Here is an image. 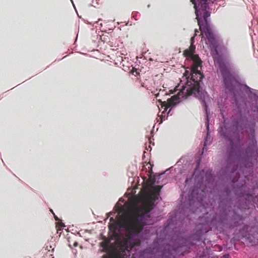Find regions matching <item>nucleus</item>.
Here are the masks:
<instances>
[{"mask_svg":"<svg viewBox=\"0 0 258 258\" xmlns=\"http://www.w3.org/2000/svg\"><path fill=\"white\" fill-rule=\"evenodd\" d=\"M58 227V229H57V232H58V231H61V229L64 227V225L63 223H62L61 222H60L58 223L57 224V226Z\"/></svg>","mask_w":258,"mask_h":258,"instance_id":"obj_14","label":"nucleus"},{"mask_svg":"<svg viewBox=\"0 0 258 258\" xmlns=\"http://www.w3.org/2000/svg\"><path fill=\"white\" fill-rule=\"evenodd\" d=\"M103 258H107L106 256H104Z\"/></svg>","mask_w":258,"mask_h":258,"instance_id":"obj_26","label":"nucleus"},{"mask_svg":"<svg viewBox=\"0 0 258 258\" xmlns=\"http://www.w3.org/2000/svg\"><path fill=\"white\" fill-rule=\"evenodd\" d=\"M147 89L150 90H151V89L150 88V87H147Z\"/></svg>","mask_w":258,"mask_h":258,"instance_id":"obj_23","label":"nucleus"},{"mask_svg":"<svg viewBox=\"0 0 258 258\" xmlns=\"http://www.w3.org/2000/svg\"><path fill=\"white\" fill-rule=\"evenodd\" d=\"M255 110L256 111H258V108L257 106L255 107V109H254V111H255Z\"/></svg>","mask_w":258,"mask_h":258,"instance_id":"obj_20","label":"nucleus"},{"mask_svg":"<svg viewBox=\"0 0 258 258\" xmlns=\"http://www.w3.org/2000/svg\"><path fill=\"white\" fill-rule=\"evenodd\" d=\"M101 246L106 250L108 248V243L107 241H103L100 243Z\"/></svg>","mask_w":258,"mask_h":258,"instance_id":"obj_13","label":"nucleus"},{"mask_svg":"<svg viewBox=\"0 0 258 258\" xmlns=\"http://www.w3.org/2000/svg\"><path fill=\"white\" fill-rule=\"evenodd\" d=\"M232 187L235 195L239 198L245 196H250L245 179H240L239 177L233 178L232 180Z\"/></svg>","mask_w":258,"mask_h":258,"instance_id":"obj_7","label":"nucleus"},{"mask_svg":"<svg viewBox=\"0 0 258 258\" xmlns=\"http://www.w3.org/2000/svg\"><path fill=\"white\" fill-rule=\"evenodd\" d=\"M159 95H160L159 93H158L157 94H156L155 95H156V97L157 98L159 96Z\"/></svg>","mask_w":258,"mask_h":258,"instance_id":"obj_18","label":"nucleus"},{"mask_svg":"<svg viewBox=\"0 0 258 258\" xmlns=\"http://www.w3.org/2000/svg\"><path fill=\"white\" fill-rule=\"evenodd\" d=\"M198 29H195V35L190 39V45L188 49L184 50L183 55L187 58L192 60L191 71H186L179 84L176 86L173 91L169 90L170 94L177 92V94L170 98L162 101L159 99L161 103V107L163 108L161 114H158L156 118L157 122L161 124L163 120L167 118L168 115L172 107L180 102L186 99L191 94L200 95L202 92H206L203 89L201 85L203 84V75L201 74L199 68H201L202 61L198 55L195 54L196 46L194 45V40L197 33Z\"/></svg>","mask_w":258,"mask_h":258,"instance_id":"obj_4","label":"nucleus"},{"mask_svg":"<svg viewBox=\"0 0 258 258\" xmlns=\"http://www.w3.org/2000/svg\"><path fill=\"white\" fill-rule=\"evenodd\" d=\"M230 255L228 253L223 255L222 258H229Z\"/></svg>","mask_w":258,"mask_h":258,"instance_id":"obj_16","label":"nucleus"},{"mask_svg":"<svg viewBox=\"0 0 258 258\" xmlns=\"http://www.w3.org/2000/svg\"><path fill=\"white\" fill-rule=\"evenodd\" d=\"M126 204L127 205H129V204H130V203H126Z\"/></svg>","mask_w":258,"mask_h":258,"instance_id":"obj_27","label":"nucleus"},{"mask_svg":"<svg viewBox=\"0 0 258 258\" xmlns=\"http://www.w3.org/2000/svg\"><path fill=\"white\" fill-rule=\"evenodd\" d=\"M255 91L257 92L256 94L253 93L250 94L243 90H241L243 96L244 107L240 110L235 102L236 110L227 121L224 119L218 130L220 136L229 141L231 145L227 157L228 164L224 171H236L238 165L241 167L246 168L251 162L252 158L258 154L257 142L253 124L249 126V132L245 144L242 146L241 145L244 137L242 131L247 128L248 124L246 114L247 108L243 92L249 98H253L257 101L258 90Z\"/></svg>","mask_w":258,"mask_h":258,"instance_id":"obj_2","label":"nucleus"},{"mask_svg":"<svg viewBox=\"0 0 258 258\" xmlns=\"http://www.w3.org/2000/svg\"><path fill=\"white\" fill-rule=\"evenodd\" d=\"M198 97L202 101V103L204 107L205 114H206V125L207 128V135L205 139L204 147L202 149V155L204 153L207 151V146L209 145L212 141L213 138L211 137L210 134L209 128V121H210V112L208 109V106L207 104V101L209 98V96L206 92H202L200 95H195Z\"/></svg>","mask_w":258,"mask_h":258,"instance_id":"obj_6","label":"nucleus"},{"mask_svg":"<svg viewBox=\"0 0 258 258\" xmlns=\"http://www.w3.org/2000/svg\"><path fill=\"white\" fill-rule=\"evenodd\" d=\"M252 228L256 229L254 231L256 232V234H254V235H251V237L249 236L247 237L245 239V242L258 245V223H256Z\"/></svg>","mask_w":258,"mask_h":258,"instance_id":"obj_9","label":"nucleus"},{"mask_svg":"<svg viewBox=\"0 0 258 258\" xmlns=\"http://www.w3.org/2000/svg\"><path fill=\"white\" fill-rule=\"evenodd\" d=\"M147 207V204H145V207L146 208Z\"/></svg>","mask_w":258,"mask_h":258,"instance_id":"obj_25","label":"nucleus"},{"mask_svg":"<svg viewBox=\"0 0 258 258\" xmlns=\"http://www.w3.org/2000/svg\"><path fill=\"white\" fill-rule=\"evenodd\" d=\"M54 217H55V219L56 220H59V219H58V217H56V216H55Z\"/></svg>","mask_w":258,"mask_h":258,"instance_id":"obj_21","label":"nucleus"},{"mask_svg":"<svg viewBox=\"0 0 258 258\" xmlns=\"http://www.w3.org/2000/svg\"><path fill=\"white\" fill-rule=\"evenodd\" d=\"M194 5L196 19L201 32L202 41L204 42L211 50L215 66H218L217 73L223 78V88L226 93H230L234 100H243L241 90L247 93L256 91L246 84L240 82V76L233 64L224 59L218 51V46L222 41L211 23L209 3L218 2L219 0H190Z\"/></svg>","mask_w":258,"mask_h":258,"instance_id":"obj_1","label":"nucleus"},{"mask_svg":"<svg viewBox=\"0 0 258 258\" xmlns=\"http://www.w3.org/2000/svg\"><path fill=\"white\" fill-rule=\"evenodd\" d=\"M233 216L231 219V223L230 227L234 228L238 227L243 224L244 218L238 215L235 211H233Z\"/></svg>","mask_w":258,"mask_h":258,"instance_id":"obj_8","label":"nucleus"},{"mask_svg":"<svg viewBox=\"0 0 258 258\" xmlns=\"http://www.w3.org/2000/svg\"><path fill=\"white\" fill-rule=\"evenodd\" d=\"M197 258H206V252L203 250L202 252H198L197 255Z\"/></svg>","mask_w":258,"mask_h":258,"instance_id":"obj_12","label":"nucleus"},{"mask_svg":"<svg viewBox=\"0 0 258 258\" xmlns=\"http://www.w3.org/2000/svg\"><path fill=\"white\" fill-rule=\"evenodd\" d=\"M77 245H78V242H74V246H77Z\"/></svg>","mask_w":258,"mask_h":258,"instance_id":"obj_17","label":"nucleus"},{"mask_svg":"<svg viewBox=\"0 0 258 258\" xmlns=\"http://www.w3.org/2000/svg\"><path fill=\"white\" fill-rule=\"evenodd\" d=\"M232 201L231 190L229 187H226L219 198V215L211 218L207 213L205 215L200 217L194 232L187 237L178 236L174 241V246L172 247L167 245L166 249L164 248L163 252L164 257L170 258L175 253L183 254L187 252L191 246L197 242L201 241L204 235L213 227H224L231 211Z\"/></svg>","mask_w":258,"mask_h":258,"instance_id":"obj_3","label":"nucleus"},{"mask_svg":"<svg viewBox=\"0 0 258 258\" xmlns=\"http://www.w3.org/2000/svg\"><path fill=\"white\" fill-rule=\"evenodd\" d=\"M218 107L220 109L221 114L224 117V112L227 107L226 98L220 97L217 101Z\"/></svg>","mask_w":258,"mask_h":258,"instance_id":"obj_11","label":"nucleus"},{"mask_svg":"<svg viewBox=\"0 0 258 258\" xmlns=\"http://www.w3.org/2000/svg\"><path fill=\"white\" fill-rule=\"evenodd\" d=\"M192 181V178H186L185 181V187H186L189 183Z\"/></svg>","mask_w":258,"mask_h":258,"instance_id":"obj_15","label":"nucleus"},{"mask_svg":"<svg viewBox=\"0 0 258 258\" xmlns=\"http://www.w3.org/2000/svg\"><path fill=\"white\" fill-rule=\"evenodd\" d=\"M120 202H124V199L120 198L115 206L114 209L117 213V221L111 217V223L109 225L110 229L115 232H120L124 230L126 237L124 239L125 248L135 246L137 240L145 241L148 239L149 230L144 227V225H152L156 222L154 208L146 211L141 215H134L128 217L129 213Z\"/></svg>","mask_w":258,"mask_h":258,"instance_id":"obj_5","label":"nucleus"},{"mask_svg":"<svg viewBox=\"0 0 258 258\" xmlns=\"http://www.w3.org/2000/svg\"><path fill=\"white\" fill-rule=\"evenodd\" d=\"M95 24H98V22H96Z\"/></svg>","mask_w":258,"mask_h":258,"instance_id":"obj_28","label":"nucleus"},{"mask_svg":"<svg viewBox=\"0 0 258 258\" xmlns=\"http://www.w3.org/2000/svg\"><path fill=\"white\" fill-rule=\"evenodd\" d=\"M160 189L159 188H155L152 187L150 190L149 200L150 202H152L153 200L154 201L159 200Z\"/></svg>","mask_w":258,"mask_h":258,"instance_id":"obj_10","label":"nucleus"},{"mask_svg":"<svg viewBox=\"0 0 258 258\" xmlns=\"http://www.w3.org/2000/svg\"><path fill=\"white\" fill-rule=\"evenodd\" d=\"M112 213L111 212L109 213L108 214L107 218H108L110 215H112Z\"/></svg>","mask_w":258,"mask_h":258,"instance_id":"obj_19","label":"nucleus"},{"mask_svg":"<svg viewBox=\"0 0 258 258\" xmlns=\"http://www.w3.org/2000/svg\"><path fill=\"white\" fill-rule=\"evenodd\" d=\"M168 95V94L167 93H166L165 94L164 96H167Z\"/></svg>","mask_w":258,"mask_h":258,"instance_id":"obj_24","label":"nucleus"},{"mask_svg":"<svg viewBox=\"0 0 258 258\" xmlns=\"http://www.w3.org/2000/svg\"><path fill=\"white\" fill-rule=\"evenodd\" d=\"M159 92H161L162 93L164 92V90H161V89H160V90H159Z\"/></svg>","mask_w":258,"mask_h":258,"instance_id":"obj_22","label":"nucleus"}]
</instances>
